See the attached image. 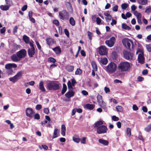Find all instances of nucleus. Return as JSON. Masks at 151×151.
<instances>
[{"instance_id":"f257e3e1","label":"nucleus","mask_w":151,"mask_h":151,"mask_svg":"<svg viewBox=\"0 0 151 151\" xmlns=\"http://www.w3.org/2000/svg\"><path fill=\"white\" fill-rule=\"evenodd\" d=\"M130 68V65L129 62L125 61L122 62L118 65V70L121 72L128 71Z\"/></svg>"},{"instance_id":"f03ea898","label":"nucleus","mask_w":151,"mask_h":151,"mask_svg":"<svg viewBox=\"0 0 151 151\" xmlns=\"http://www.w3.org/2000/svg\"><path fill=\"white\" fill-rule=\"evenodd\" d=\"M47 88L50 90H56L59 89V85L56 81H49L47 83Z\"/></svg>"},{"instance_id":"7ed1b4c3","label":"nucleus","mask_w":151,"mask_h":151,"mask_svg":"<svg viewBox=\"0 0 151 151\" xmlns=\"http://www.w3.org/2000/svg\"><path fill=\"white\" fill-rule=\"evenodd\" d=\"M117 66L116 64L113 62H111L106 66V71L109 74L114 73L116 70Z\"/></svg>"},{"instance_id":"20e7f679","label":"nucleus","mask_w":151,"mask_h":151,"mask_svg":"<svg viewBox=\"0 0 151 151\" xmlns=\"http://www.w3.org/2000/svg\"><path fill=\"white\" fill-rule=\"evenodd\" d=\"M59 18L63 20H68L69 18L68 12L65 10H63L59 13Z\"/></svg>"},{"instance_id":"39448f33","label":"nucleus","mask_w":151,"mask_h":151,"mask_svg":"<svg viewBox=\"0 0 151 151\" xmlns=\"http://www.w3.org/2000/svg\"><path fill=\"white\" fill-rule=\"evenodd\" d=\"M23 73L22 71H19L14 77L9 78V80L10 81L13 83H15L19 79L22 75Z\"/></svg>"},{"instance_id":"423d86ee","label":"nucleus","mask_w":151,"mask_h":151,"mask_svg":"<svg viewBox=\"0 0 151 151\" xmlns=\"http://www.w3.org/2000/svg\"><path fill=\"white\" fill-rule=\"evenodd\" d=\"M116 41V38L114 37H112L109 40H107L105 42L106 44L109 47H113Z\"/></svg>"},{"instance_id":"0eeeda50","label":"nucleus","mask_w":151,"mask_h":151,"mask_svg":"<svg viewBox=\"0 0 151 151\" xmlns=\"http://www.w3.org/2000/svg\"><path fill=\"white\" fill-rule=\"evenodd\" d=\"M122 42L124 45L128 49L130 48L131 44L133 45L132 42L130 40L127 38L123 39Z\"/></svg>"},{"instance_id":"6e6552de","label":"nucleus","mask_w":151,"mask_h":151,"mask_svg":"<svg viewBox=\"0 0 151 151\" xmlns=\"http://www.w3.org/2000/svg\"><path fill=\"white\" fill-rule=\"evenodd\" d=\"M108 129L106 126L102 125L97 128V132L98 134H102L106 133Z\"/></svg>"},{"instance_id":"1a4fd4ad","label":"nucleus","mask_w":151,"mask_h":151,"mask_svg":"<svg viewBox=\"0 0 151 151\" xmlns=\"http://www.w3.org/2000/svg\"><path fill=\"white\" fill-rule=\"evenodd\" d=\"M125 58L127 60H132L133 58V54L127 51L123 52Z\"/></svg>"},{"instance_id":"9d476101","label":"nucleus","mask_w":151,"mask_h":151,"mask_svg":"<svg viewBox=\"0 0 151 151\" xmlns=\"http://www.w3.org/2000/svg\"><path fill=\"white\" fill-rule=\"evenodd\" d=\"M26 114L28 117L32 118L34 115V112L32 109L28 108H27L26 110Z\"/></svg>"},{"instance_id":"9b49d317","label":"nucleus","mask_w":151,"mask_h":151,"mask_svg":"<svg viewBox=\"0 0 151 151\" xmlns=\"http://www.w3.org/2000/svg\"><path fill=\"white\" fill-rule=\"evenodd\" d=\"M17 53L21 59L25 56L27 54V51L25 50L22 49L17 52Z\"/></svg>"},{"instance_id":"f8f14e48","label":"nucleus","mask_w":151,"mask_h":151,"mask_svg":"<svg viewBox=\"0 0 151 151\" xmlns=\"http://www.w3.org/2000/svg\"><path fill=\"white\" fill-rule=\"evenodd\" d=\"M138 62L141 64H142L144 63L145 58H144L143 52H141L138 54Z\"/></svg>"},{"instance_id":"ddd939ff","label":"nucleus","mask_w":151,"mask_h":151,"mask_svg":"<svg viewBox=\"0 0 151 151\" xmlns=\"http://www.w3.org/2000/svg\"><path fill=\"white\" fill-rule=\"evenodd\" d=\"M69 91L65 94V97L68 99H70L74 96L75 92L73 89H68Z\"/></svg>"},{"instance_id":"4468645a","label":"nucleus","mask_w":151,"mask_h":151,"mask_svg":"<svg viewBox=\"0 0 151 151\" xmlns=\"http://www.w3.org/2000/svg\"><path fill=\"white\" fill-rule=\"evenodd\" d=\"M99 52L101 55H105L106 53V48L104 46H101L99 48Z\"/></svg>"},{"instance_id":"2eb2a0df","label":"nucleus","mask_w":151,"mask_h":151,"mask_svg":"<svg viewBox=\"0 0 151 151\" xmlns=\"http://www.w3.org/2000/svg\"><path fill=\"white\" fill-rule=\"evenodd\" d=\"M11 58L12 60L14 62H17L21 60L17 53L13 55Z\"/></svg>"},{"instance_id":"dca6fc26","label":"nucleus","mask_w":151,"mask_h":151,"mask_svg":"<svg viewBox=\"0 0 151 151\" xmlns=\"http://www.w3.org/2000/svg\"><path fill=\"white\" fill-rule=\"evenodd\" d=\"M35 48H28L27 52L30 57H32L35 55Z\"/></svg>"},{"instance_id":"f3484780","label":"nucleus","mask_w":151,"mask_h":151,"mask_svg":"<svg viewBox=\"0 0 151 151\" xmlns=\"http://www.w3.org/2000/svg\"><path fill=\"white\" fill-rule=\"evenodd\" d=\"M109 11H108L104 13V15L106 17H105L106 21L108 22L110 21L112 18L111 16L109 14Z\"/></svg>"},{"instance_id":"a211bd4d","label":"nucleus","mask_w":151,"mask_h":151,"mask_svg":"<svg viewBox=\"0 0 151 151\" xmlns=\"http://www.w3.org/2000/svg\"><path fill=\"white\" fill-rule=\"evenodd\" d=\"M17 65L14 63H8L5 65V68L7 70L11 69L12 68H15L17 67Z\"/></svg>"},{"instance_id":"6ab92c4d","label":"nucleus","mask_w":151,"mask_h":151,"mask_svg":"<svg viewBox=\"0 0 151 151\" xmlns=\"http://www.w3.org/2000/svg\"><path fill=\"white\" fill-rule=\"evenodd\" d=\"M99 103V105L105 111L107 110V106L106 104L103 101L100 102Z\"/></svg>"},{"instance_id":"aec40b11","label":"nucleus","mask_w":151,"mask_h":151,"mask_svg":"<svg viewBox=\"0 0 151 151\" xmlns=\"http://www.w3.org/2000/svg\"><path fill=\"white\" fill-rule=\"evenodd\" d=\"M39 88L40 90L42 92L46 91L45 89L44 86V82L42 81H41L39 83Z\"/></svg>"},{"instance_id":"412c9836","label":"nucleus","mask_w":151,"mask_h":151,"mask_svg":"<svg viewBox=\"0 0 151 151\" xmlns=\"http://www.w3.org/2000/svg\"><path fill=\"white\" fill-rule=\"evenodd\" d=\"M59 135V133L58 129L57 128L55 129L53 132L52 138L54 139L56 138L57 137H58Z\"/></svg>"},{"instance_id":"4be33fe9","label":"nucleus","mask_w":151,"mask_h":151,"mask_svg":"<svg viewBox=\"0 0 151 151\" xmlns=\"http://www.w3.org/2000/svg\"><path fill=\"white\" fill-rule=\"evenodd\" d=\"M10 7V6L7 4L5 5H1L0 6V8L2 10L6 11L9 10Z\"/></svg>"},{"instance_id":"5701e85b","label":"nucleus","mask_w":151,"mask_h":151,"mask_svg":"<svg viewBox=\"0 0 151 151\" xmlns=\"http://www.w3.org/2000/svg\"><path fill=\"white\" fill-rule=\"evenodd\" d=\"M56 54H60L61 52V50L59 47H56L52 49Z\"/></svg>"},{"instance_id":"b1692460","label":"nucleus","mask_w":151,"mask_h":151,"mask_svg":"<svg viewBox=\"0 0 151 151\" xmlns=\"http://www.w3.org/2000/svg\"><path fill=\"white\" fill-rule=\"evenodd\" d=\"M99 141L100 143L105 146H107L109 144V142L103 139H99Z\"/></svg>"},{"instance_id":"393cba45","label":"nucleus","mask_w":151,"mask_h":151,"mask_svg":"<svg viewBox=\"0 0 151 151\" xmlns=\"http://www.w3.org/2000/svg\"><path fill=\"white\" fill-rule=\"evenodd\" d=\"M94 106L95 105L94 104H87L85 105V107L87 109L91 110L94 108Z\"/></svg>"},{"instance_id":"a878e982","label":"nucleus","mask_w":151,"mask_h":151,"mask_svg":"<svg viewBox=\"0 0 151 151\" xmlns=\"http://www.w3.org/2000/svg\"><path fill=\"white\" fill-rule=\"evenodd\" d=\"M66 127L65 125L63 124L61 126V132L62 135L64 136L65 134Z\"/></svg>"},{"instance_id":"bb28decb","label":"nucleus","mask_w":151,"mask_h":151,"mask_svg":"<svg viewBox=\"0 0 151 151\" xmlns=\"http://www.w3.org/2000/svg\"><path fill=\"white\" fill-rule=\"evenodd\" d=\"M137 1L139 4L143 5H145L147 3V0H137Z\"/></svg>"},{"instance_id":"cd10ccee","label":"nucleus","mask_w":151,"mask_h":151,"mask_svg":"<svg viewBox=\"0 0 151 151\" xmlns=\"http://www.w3.org/2000/svg\"><path fill=\"white\" fill-rule=\"evenodd\" d=\"M65 69L69 72L72 71L74 70V67L71 65H67L65 67Z\"/></svg>"},{"instance_id":"c85d7f7f","label":"nucleus","mask_w":151,"mask_h":151,"mask_svg":"<svg viewBox=\"0 0 151 151\" xmlns=\"http://www.w3.org/2000/svg\"><path fill=\"white\" fill-rule=\"evenodd\" d=\"M103 124V122L102 121H97L95 123L94 127H97L98 128V127L101 126Z\"/></svg>"},{"instance_id":"c756f323","label":"nucleus","mask_w":151,"mask_h":151,"mask_svg":"<svg viewBox=\"0 0 151 151\" xmlns=\"http://www.w3.org/2000/svg\"><path fill=\"white\" fill-rule=\"evenodd\" d=\"M101 62L104 65H106L108 63V60L106 58H102L101 59Z\"/></svg>"},{"instance_id":"7c9ffc66","label":"nucleus","mask_w":151,"mask_h":151,"mask_svg":"<svg viewBox=\"0 0 151 151\" xmlns=\"http://www.w3.org/2000/svg\"><path fill=\"white\" fill-rule=\"evenodd\" d=\"M122 28L126 30H130L131 29V28L128 26L126 24L123 23L122 24Z\"/></svg>"},{"instance_id":"2f4dec72","label":"nucleus","mask_w":151,"mask_h":151,"mask_svg":"<svg viewBox=\"0 0 151 151\" xmlns=\"http://www.w3.org/2000/svg\"><path fill=\"white\" fill-rule=\"evenodd\" d=\"M23 39L26 44H28L29 42V38L27 35H24L23 37Z\"/></svg>"},{"instance_id":"473e14b6","label":"nucleus","mask_w":151,"mask_h":151,"mask_svg":"<svg viewBox=\"0 0 151 151\" xmlns=\"http://www.w3.org/2000/svg\"><path fill=\"white\" fill-rule=\"evenodd\" d=\"M46 42L48 45H50L53 43V40L52 38H47L46 39Z\"/></svg>"},{"instance_id":"72a5a7b5","label":"nucleus","mask_w":151,"mask_h":151,"mask_svg":"<svg viewBox=\"0 0 151 151\" xmlns=\"http://www.w3.org/2000/svg\"><path fill=\"white\" fill-rule=\"evenodd\" d=\"M73 141L76 143H79L80 141V139L78 136H74L73 137Z\"/></svg>"},{"instance_id":"f704fd0d","label":"nucleus","mask_w":151,"mask_h":151,"mask_svg":"<svg viewBox=\"0 0 151 151\" xmlns=\"http://www.w3.org/2000/svg\"><path fill=\"white\" fill-rule=\"evenodd\" d=\"M67 89V87L65 84H63V88L61 91V93L63 94L66 92Z\"/></svg>"},{"instance_id":"c9c22d12","label":"nucleus","mask_w":151,"mask_h":151,"mask_svg":"<svg viewBox=\"0 0 151 151\" xmlns=\"http://www.w3.org/2000/svg\"><path fill=\"white\" fill-rule=\"evenodd\" d=\"M134 14L137 17V19L141 18V14L140 13L137 12V11H134Z\"/></svg>"},{"instance_id":"e433bc0d","label":"nucleus","mask_w":151,"mask_h":151,"mask_svg":"<svg viewBox=\"0 0 151 151\" xmlns=\"http://www.w3.org/2000/svg\"><path fill=\"white\" fill-rule=\"evenodd\" d=\"M91 65L94 70L96 71L97 70V66L94 61H92L91 63Z\"/></svg>"},{"instance_id":"4c0bfd02","label":"nucleus","mask_w":151,"mask_h":151,"mask_svg":"<svg viewBox=\"0 0 151 151\" xmlns=\"http://www.w3.org/2000/svg\"><path fill=\"white\" fill-rule=\"evenodd\" d=\"M67 85L68 89H73V86H73V85H72V83L70 81H68Z\"/></svg>"},{"instance_id":"58836bf2","label":"nucleus","mask_w":151,"mask_h":151,"mask_svg":"<svg viewBox=\"0 0 151 151\" xmlns=\"http://www.w3.org/2000/svg\"><path fill=\"white\" fill-rule=\"evenodd\" d=\"M144 129L145 131L147 132H149L151 130V123L145 127Z\"/></svg>"},{"instance_id":"ea45409f","label":"nucleus","mask_w":151,"mask_h":151,"mask_svg":"<svg viewBox=\"0 0 151 151\" xmlns=\"http://www.w3.org/2000/svg\"><path fill=\"white\" fill-rule=\"evenodd\" d=\"M116 108L118 112H121L122 111L123 108L121 106H117L116 107Z\"/></svg>"},{"instance_id":"a19ab883","label":"nucleus","mask_w":151,"mask_h":151,"mask_svg":"<svg viewBox=\"0 0 151 151\" xmlns=\"http://www.w3.org/2000/svg\"><path fill=\"white\" fill-rule=\"evenodd\" d=\"M69 22L72 26H74L75 24V21L73 17H71L70 19Z\"/></svg>"},{"instance_id":"79ce46f5","label":"nucleus","mask_w":151,"mask_h":151,"mask_svg":"<svg viewBox=\"0 0 151 151\" xmlns=\"http://www.w3.org/2000/svg\"><path fill=\"white\" fill-rule=\"evenodd\" d=\"M5 1L6 4L10 6L12 5V0H5Z\"/></svg>"},{"instance_id":"37998d69","label":"nucleus","mask_w":151,"mask_h":151,"mask_svg":"<svg viewBox=\"0 0 151 151\" xmlns=\"http://www.w3.org/2000/svg\"><path fill=\"white\" fill-rule=\"evenodd\" d=\"M151 12V6H147L146 8L145 12L146 13H149Z\"/></svg>"},{"instance_id":"c03bdc74","label":"nucleus","mask_w":151,"mask_h":151,"mask_svg":"<svg viewBox=\"0 0 151 151\" xmlns=\"http://www.w3.org/2000/svg\"><path fill=\"white\" fill-rule=\"evenodd\" d=\"M97 101L99 103L101 101H103V99L102 96L99 94L97 96Z\"/></svg>"},{"instance_id":"a18cd8bd","label":"nucleus","mask_w":151,"mask_h":151,"mask_svg":"<svg viewBox=\"0 0 151 151\" xmlns=\"http://www.w3.org/2000/svg\"><path fill=\"white\" fill-rule=\"evenodd\" d=\"M128 6V5L126 3L123 4L121 5V7L122 9H126Z\"/></svg>"},{"instance_id":"49530a36","label":"nucleus","mask_w":151,"mask_h":151,"mask_svg":"<svg viewBox=\"0 0 151 151\" xmlns=\"http://www.w3.org/2000/svg\"><path fill=\"white\" fill-rule=\"evenodd\" d=\"M48 61L53 63H55L56 62V60L53 58L50 57L48 59Z\"/></svg>"},{"instance_id":"de8ad7c7","label":"nucleus","mask_w":151,"mask_h":151,"mask_svg":"<svg viewBox=\"0 0 151 151\" xmlns=\"http://www.w3.org/2000/svg\"><path fill=\"white\" fill-rule=\"evenodd\" d=\"M127 135L130 137L131 135V130L129 128H128L127 129Z\"/></svg>"},{"instance_id":"09e8293b","label":"nucleus","mask_w":151,"mask_h":151,"mask_svg":"<svg viewBox=\"0 0 151 151\" xmlns=\"http://www.w3.org/2000/svg\"><path fill=\"white\" fill-rule=\"evenodd\" d=\"M81 143L83 144H85L86 143V138L85 137H83L80 139Z\"/></svg>"},{"instance_id":"8fccbe9b","label":"nucleus","mask_w":151,"mask_h":151,"mask_svg":"<svg viewBox=\"0 0 151 151\" xmlns=\"http://www.w3.org/2000/svg\"><path fill=\"white\" fill-rule=\"evenodd\" d=\"M39 147L41 149L43 148L45 150H47L48 149V147L45 145H42L41 146H40Z\"/></svg>"},{"instance_id":"3c124183","label":"nucleus","mask_w":151,"mask_h":151,"mask_svg":"<svg viewBox=\"0 0 151 151\" xmlns=\"http://www.w3.org/2000/svg\"><path fill=\"white\" fill-rule=\"evenodd\" d=\"M82 73V71L79 68H78L75 72L76 75H80Z\"/></svg>"},{"instance_id":"603ef678","label":"nucleus","mask_w":151,"mask_h":151,"mask_svg":"<svg viewBox=\"0 0 151 151\" xmlns=\"http://www.w3.org/2000/svg\"><path fill=\"white\" fill-rule=\"evenodd\" d=\"M112 119L114 121H117L119 120V118L115 116H113L112 117Z\"/></svg>"},{"instance_id":"864d4df0","label":"nucleus","mask_w":151,"mask_h":151,"mask_svg":"<svg viewBox=\"0 0 151 151\" xmlns=\"http://www.w3.org/2000/svg\"><path fill=\"white\" fill-rule=\"evenodd\" d=\"M146 47L149 52H151V44L146 45Z\"/></svg>"},{"instance_id":"5fc2aeb1","label":"nucleus","mask_w":151,"mask_h":151,"mask_svg":"<svg viewBox=\"0 0 151 151\" xmlns=\"http://www.w3.org/2000/svg\"><path fill=\"white\" fill-rule=\"evenodd\" d=\"M53 24H55L57 26H59V22L58 21L57 19L54 20L53 21Z\"/></svg>"},{"instance_id":"6e6d98bb","label":"nucleus","mask_w":151,"mask_h":151,"mask_svg":"<svg viewBox=\"0 0 151 151\" xmlns=\"http://www.w3.org/2000/svg\"><path fill=\"white\" fill-rule=\"evenodd\" d=\"M35 43L38 49L39 50H41V47L39 42L37 41H35Z\"/></svg>"},{"instance_id":"4d7b16f0","label":"nucleus","mask_w":151,"mask_h":151,"mask_svg":"<svg viewBox=\"0 0 151 151\" xmlns=\"http://www.w3.org/2000/svg\"><path fill=\"white\" fill-rule=\"evenodd\" d=\"M101 19L99 17H97L96 18V22L97 24L99 25L100 24L101 22Z\"/></svg>"},{"instance_id":"13d9d810","label":"nucleus","mask_w":151,"mask_h":151,"mask_svg":"<svg viewBox=\"0 0 151 151\" xmlns=\"http://www.w3.org/2000/svg\"><path fill=\"white\" fill-rule=\"evenodd\" d=\"M44 112L47 114H48L49 113V109L48 108H45L43 110Z\"/></svg>"},{"instance_id":"bf43d9fd","label":"nucleus","mask_w":151,"mask_h":151,"mask_svg":"<svg viewBox=\"0 0 151 151\" xmlns=\"http://www.w3.org/2000/svg\"><path fill=\"white\" fill-rule=\"evenodd\" d=\"M34 119L38 120L40 119V115L38 114H36L34 115Z\"/></svg>"},{"instance_id":"052dcab7","label":"nucleus","mask_w":151,"mask_h":151,"mask_svg":"<svg viewBox=\"0 0 151 151\" xmlns=\"http://www.w3.org/2000/svg\"><path fill=\"white\" fill-rule=\"evenodd\" d=\"M118 7L117 5H116L113 8L112 10L114 12H117L118 10Z\"/></svg>"},{"instance_id":"680f3d73","label":"nucleus","mask_w":151,"mask_h":151,"mask_svg":"<svg viewBox=\"0 0 151 151\" xmlns=\"http://www.w3.org/2000/svg\"><path fill=\"white\" fill-rule=\"evenodd\" d=\"M42 108V106L40 104H38L36 106V109L37 110H39Z\"/></svg>"},{"instance_id":"e2e57ef3","label":"nucleus","mask_w":151,"mask_h":151,"mask_svg":"<svg viewBox=\"0 0 151 151\" xmlns=\"http://www.w3.org/2000/svg\"><path fill=\"white\" fill-rule=\"evenodd\" d=\"M116 24V20L112 19V22L111 23V24L112 26Z\"/></svg>"},{"instance_id":"0e129e2a","label":"nucleus","mask_w":151,"mask_h":151,"mask_svg":"<svg viewBox=\"0 0 151 151\" xmlns=\"http://www.w3.org/2000/svg\"><path fill=\"white\" fill-rule=\"evenodd\" d=\"M87 33H88V36L89 39L90 40H91L92 33L90 32L89 31L87 32Z\"/></svg>"},{"instance_id":"69168bd1","label":"nucleus","mask_w":151,"mask_h":151,"mask_svg":"<svg viewBox=\"0 0 151 151\" xmlns=\"http://www.w3.org/2000/svg\"><path fill=\"white\" fill-rule=\"evenodd\" d=\"M13 72V71L12 69L7 70V73L9 75L12 74Z\"/></svg>"},{"instance_id":"338daca9","label":"nucleus","mask_w":151,"mask_h":151,"mask_svg":"<svg viewBox=\"0 0 151 151\" xmlns=\"http://www.w3.org/2000/svg\"><path fill=\"white\" fill-rule=\"evenodd\" d=\"M136 8V6L134 5H133L131 7V10L132 11H135Z\"/></svg>"},{"instance_id":"774afa93","label":"nucleus","mask_w":151,"mask_h":151,"mask_svg":"<svg viewBox=\"0 0 151 151\" xmlns=\"http://www.w3.org/2000/svg\"><path fill=\"white\" fill-rule=\"evenodd\" d=\"M132 109L134 111H137L138 109L137 106L135 104H134L132 106Z\"/></svg>"}]
</instances>
